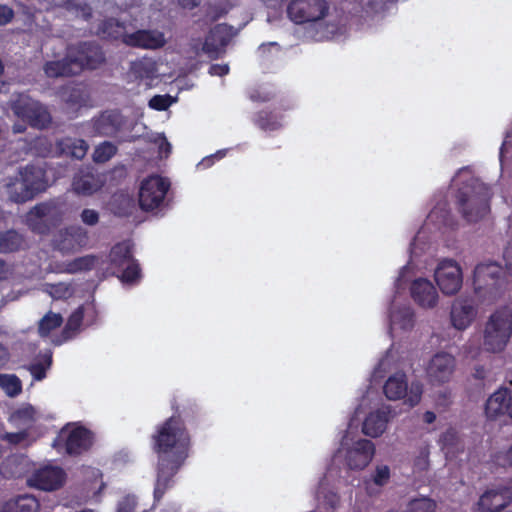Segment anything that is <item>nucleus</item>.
<instances>
[{
	"instance_id": "33",
	"label": "nucleus",
	"mask_w": 512,
	"mask_h": 512,
	"mask_svg": "<svg viewBox=\"0 0 512 512\" xmlns=\"http://www.w3.org/2000/svg\"><path fill=\"white\" fill-rule=\"evenodd\" d=\"M179 469L180 468H174L173 466L165 468L161 464H158L157 481L154 489V498L156 501H160L163 497L170 486L172 478L176 475Z\"/></svg>"
},
{
	"instance_id": "23",
	"label": "nucleus",
	"mask_w": 512,
	"mask_h": 512,
	"mask_svg": "<svg viewBox=\"0 0 512 512\" xmlns=\"http://www.w3.org/2000/svg\"><path fill=\"white\" fill-rule=\"evenodd\" d=\"M389 418L390 410L388 408L369 413L363 422L362 432L373 438L382 435L386 430Z\"/></svg>"
},
{
	"instance_id": "8",
	"label": "nucleus",
	"mask_w": 512,
	"mask_h": 512,
	"mask_svg": "<svg viewBox=\"0 0 512 512\" xmlns=\"http://www.w3.org/2000/svg\"><path fill=\"white\" fill-rule=\"evenodd\" d=\"M383 391L390 400H398L407 396L405 402L410 407H414L421 401L423 387L420 383H412L408 391L406 374L404 372H396L386 380Z\"/></svg>"
},
{
	"instance_id": "60",
	"label": "nucleus",
	"mask_w": 512,
	"mask_h": 512,
	"mask_svg": "<svg viewBox=\"0 0 512 512\" xmlns=\"http://www.w3.org/2000/svg\"><path fill=\"white\" fill-rule=\"evenodd\" d=\"M200 1L201 0H179L182 7L189 9L196 7L200 3Z\"/></svg>"
},
{
	"instance_id": "43",
	"label": "nucleus",
	"mask_w": 512,
	"mask_h": 512,
	"mask_svg": "<svg viewBox=\"0 0 512 512\" xmlns=\"http://www.w3.org/2000/svg\"><path fill=\"white\" fill-rule=\"evenodd\" d=\"M436 502L428 497L412 499L408 506L407 512H436Z\"/></svg>"
},
{
	"instance_id": "7",
	"label": "nucleus",
	"mask_w": 512,
	"mask_h": 512,
	"mask_svg": "<svg viewBox=\"0 0 512 512\" xmlns=\"http://www.w3.org/2000/svg\"><path fill=\"white\" fill-rule=\"evenodd\" d=\"M326 0H291L287 15L295 24H306L322 20L328 13Z\"/></svg>"
},
{
	"instance_id": "50",
	"label": "nucleus",
	"mask_w": 512,
	"mask_h": 512,
	"mask_svg": "<svg viewBox=\"0 0 512 512\" xmlns=\"http://www.w3.org/2000/svg\"><path fill=\"white\" fill-rule=\"evenodd\" d=\"M80 217L82 222L88 226H94L99 222V213L93 209H84Z\"/></svg>"
},
{
	"instance_id": "3",
	"label": "nucleus",
	"mask_w": 512,
	"mask_h": 512,
	"mask_svg": "<svg viewBox=\"0 0 512 512\" xmlns=\"http://www.w3.org/2000/svg\"><path fill=\"white\" fill-rule=\"evenodd\" d=\"M492 192L489 186L471 177L457 192V204L463 218L477 222L490 211Z\"/></svg>"
},
{
	"instance_id": "20",
	"label": "nucleus",
	"mask_w": 512,
	"mask_h": 512,
	"mask_svg": "<svg viewBox=\"0 0 512 512\" xmlns=\"http://www.w3.org/2000/svg\"><path fill=\"white\" fill-rule=\"evenodd\" d=\"M230 41L229 27L226 24L215 25L208 33L203 51L211 58H217Z\"/></svg>"
},
{
	"instance_id": "4",
	"label": "nucleus",
	"mask_w": 512,
	"mask_h": 512,
	"mask_svg": "<svg viewBox=\"0 0 512 512\" xmlns=\"http://www.w3.org/2000/svg\"><path fill=\"white\" fill-rule=\"evenodd\" d=\"M512 335V310L505 306L495 310L485 323L483 345L488 352L505 349Z\"/></svg>"
},
{
	"instance_id": "39",
	"label": "nucleus",
	"mask_w": 512,
	"mask_h": 512,
	"mask_svg": "<svg viewBox=\"0 0 512 512\" xmlns=\"http://www.w3.org/2000/svg\"><path fill=\"white\" fill-rule=\"evenodd\" d=\"M439 443L442 450H445L447 454L459 451L460 438L458 431L453 427H449L441 434Z\"/></svg>"
},
{
	"instance_id": "61",
	"label": "nucleus",
	"mask_w": 512,
	"mask_h": 512,
	"mask_svg": "<svg viewBox=\"0 0 512 512\" xmlns=\"http://www.w3.org/2000/svg\"><path fill=\"white\" fill-rule=\"evenodd\" d=\"M423 419L427 424H431L436 420V415L432 411H426L424 413Z\"/></svg>"
},
{
	"instance_id": "52",
	"label": "nucleus",
	"mask_w": 512,
	"mask_h": 512,
	"mask_svg": "<svg viewBox=\"0 0 512 512\" xmlns=\"http://www.w3.org/2000/svg\"><path fill=\"white\" fill-rule=\"evenodd\" d=\"M14 11L7 5L0 4V26H4L12 21Z\"/></svg>"
},
{
	"instance_id": "54",
	"label": "nucleus",
	"mask_w": 512,
	"mask_h": 512,
	"mask_svg": "<svg viewBox=\"0 0 512 512\" xmlns=\"http://www.w3.org/2000/svg\"><path fill=\"white\" fill-rule=\"evenodd\" d=\"M229 73V66L227 64H212L209 67V74L212 76H225Z\"/></svg>"
},
{
	"instance_id": "41",
	"label": "nucleus",
	"mask_w": 512,
	"mask_h": 512,
	"mask_svg": "<svg viewBox=\"0 0 512 512\" xmlns=\"http://www.w3.org/2000/svg\"><path fill=\"white\" fill-rule=\"evenodd\" d=\"M17 432H6L2 435L1 439L8 442L11 445H19L21 443L27 442V445H31L34 443L38 437L39 434L33 435L32 433L18 429Z\"/></svg>"
},
{
	"instance_id": "25",
	"label": "nucleus",
	"mask_w": 512,
	"mask_h": 512,
	"mask_svg": "<svg viewBox=\"0 0 512 512\" xmlns=\"http://www.w3.org/2000/svg\"><path fill=\"white\" fill-rule=\"evenodd\" d=\"M509 400V389L500 388L495 391L486 401L485 414L489 419H496L507 415V405Z\"/></svg>"
},
{
	"instance_id": "36",
	"label": "nucleus",
	"mask_w": 512,
	"mask_h": 512,
	"mask_svg": "<svg viewBox=\"0 0 512 512\" xmlns=\"http://www.w3.org/2000/svg\"><path fill=\"white\" fill-rule=\"evenodd\" d=\"M97 263V257L94 255H85L77 257L66 263L64 272L76 274L78 272L90 271L94 269Z\"/></svg>"
},
{
	"instance_id": "5",
	"label": "nucleus",
	"mask_w": 512,
	"mask_h": 512,
	"mask_svg": "<svg viewBox=\"0 0 512 512\" xmlns=\"http://www.w3.org/2000/svg\"><path fill=\"white\" fill-rule=\"evenodd\" d=\"M503 285L502 268L495 262L480 263L473 272L475 293L483 299L495 298Z\"/></svg>"
},
{
	"instance_id": "34",
	"label": "nucleus",
	"mask_w": 512,
	"mask_h": 512,
	"mask_svg": "<svg viewBox=\"0 0 512 512\" xmlns=\"http://www.w3.org/2000/svg\"><path fill=\"white\" fill-rule=\"evenodd\" d=\"M110 257L111 264L119 268L135 260L130 245L126 243L115 244L111 249Z\"/></svg>"
},
{
	"instance_id": "12",
	"label": "nucleus",
	"mask_w": 512,
	"mask_h": 512,
	"mask_svg": "<svg viewBox=\"0 0 512 512\" xmlns=\"http://www.w3.org/2000/svg\"><path fill=\"white\" fill-rule=\"evenodd\" d=\"M93 445V434L83 426L73 428L63 440L57 437L53 441V447L59 450L64 447L65 452L70 456H79L88 451Z\"/></svg>"
},
{
	"instance_id": "48",
	"label": "nucleus",
	"mask_w": 512,
	"mask_h": 512,
	"mask_svg": "<svg viewBox=\"0 0 512 512\" xmlns=\"http://www.w3.org/2000/svg\"><path fill=\"white\" fill-rule=\"evenodd\" d=\"M390 479V469L388 466H378L373 475V482L378 486L385 485Z\"/></svg>"
},
{
	"instance_id": "58",
	"label": "nucleus",
	"mask_w": 512,
	"mask_h": 512,
	"mask_svg": "<svg viewBox=\"0 0 512 512\" xmlns=\"http://www.w3.org/2000/svg\"><path fill=\"white\" fill-rule=\"evenodd\" d=\"M9 360V352L6 347L0 344V368L5 366Z\"/></svg>"
},
{
	"instance_id": "19",
	"label": "nucleus",
	"mask_w": 512,
	"mask_h": 512,
	"mask_svg": "<svg viewBox=\"0 0 512 512\" xmlns=\"http://www.w3.org/2000/svg\"><path fill=\"white\" fill-rule=\"evenodd\" d=\"M413 300L421 307L433 308L438 303V293L431 281L418 278L410 288Z\"/></svg>"
},
{
	"instance_id": "53",
	"label": "nucleus",
	"mask_w": 512,
	"mask_h": 512,
	"mask_svg": "<svg viewBox=\"0 0 512 512\" xmlns=\"http://www.w3.org/2000/svg\"><path fill=\"white\" fill-rule=\"evenodd\" d=\"M503 259L508 273L512 276V239L508 242L504 250Z\"/></svg>"
},
{
	"instance_id": "27",
	"label": "nucleus",
	"mask_w": 512,
	"mask_h": 512,
	"mask_svg": "<svg viewBox=\"0 0 512 512\" xmlns=\"http://www.w3.org/2000/svg\"><path fill=\"white\" fill-rule=\"evenodd\" d=\"M73 66L72 58L68 51L67 55L61 60L47 61L44 64L43 70L49 78L70 77L77 75Z\"/></svg>"
},
{
	"instance_id": "62",
	"label": "nucleus",
	"mask_w": 512,
	"mask_h": 512,
	"mask_svg": "<svg viewBox=\"0 0 512 512\" xmlns=\"http://www.w3.org/2000/svg\"><path fill=\"white\" fill-rule=\"evenodd\" d=\"M505 464L512 466V444L511 447L504 453Z\"/></svg>"
},
{
	"instance_id": "10",
	"label": "nucleus",
	"mask_w": 512,
	"mask_h": 512,
	"mask_svg": "<svg viewBox=\"0 0 512 512\" xmlns=\"http://www.w3.org/2000/svg\"><path fill=\"white\" fill-rule=\"evenodd\" d=\"M16 116L29 123L32 127L46 128L51 122L50 114L37 101L29 97H19L12 104Z\"/></svg>"
},
{
	"instance_id": "63",
	"label": "nucleus",
	"mask_w": 512,
	"mask_h": 512,
	"mask_svg": "<svg viewBox=\"0 0 512 512\" xmlns=\"http://www.w3.org/2000/svg\"><path fill=\"white\" fill-rule=\"evenodd\" d=\"M214 163V156H209L204 158L199 165H203L204 167H210Z\"/></svg>"
},
{
	"instance_id": "31",
	"label": "nucleus",
	"mask_w": 512,
	"mask_h": 512,
	"mask_svg": "<svg viewBox=\"0 0 512 512\" xmlns=\"http://www.w3.org/2000/svg\"><path fill=\"white\" fill-rule=\"evenodd\" d=\"M60 150L78 160L85 157L88 151V143L84 139L80 138H64L58 142Z\"/></svg>"
},
{
	"instance_id": "35",
	"label": "nucleus",
	"mask_w": 512,
	"mask_h": 512,
	"mask_svg": "<svg viewBox=\"0 0 512 512\" xmlns=\"http://www.w3.org/2000/svg\"><path fill=\"white\" fill-rule=\"evenodd\" d=\"M23 244V237L15 230L0 233V253L18 251Z\"/></svg>"
},
{
	"instance_id": "15",
	"label": "nucleus",
	"mask_w": 512,
	"mask_h": 512,
	"mask_svg": "<svg viewBox=\"0 0 512 512\" xmlns=\"http://www.w3.org/2000/svg\"><path fill=\"white\" fill-rule=\"evenodd\" d=\"M124 123V117L119 110H105L91 120L94 134L101 137L116 136Z\"/></svg>"
},
{
	"instance_id": "40",
	"label": "nucleus",
	"mask_w": 512,
	"mask_h": 512,
	"mask_svg": "<svg viewBox=\"0 0 512 512\" xmlns=\"http://www.w3.org/2000/svg\"><path fill=\"white\" fill-rule=\"evenodd\" d=\"M64 101L71 108H80L86 104L87 95L79 86L68 87L64 93Z\"/></svg>"
},
{
	"instance_id": "13",
	"label": "nucleus",
	"mask_w": 512,
	"mask_h": 512,
	"mask_svg": "<svg viewBox=\"0 0 512 512\" xmlns=\"http://www.w3.org/2000/svg\"><path fill=\"white\" fill-rule=\"evenodd\" d=\"M66 480V473L60 467L45 466L33 472L28 479V485L43 491L60 489Z\"/></svg>"
},
{
	"instance_id": "29",
	"label": "nucleus",
	"mask_w": 512,
	"mask_h": 512,
	"mask_svg": "<svg viewBox=\"0 0 512 512\" xmlns=\"http://www.w3.org/2000/svg\"><path fill=\"white\" fill-rule=\"evenodd\" d=\"M38 510V500L32 495L25 494L7 501L1 512H38Z\"/></svg>"
},
{
	"instance_id": "38",
	"label": "nucleus",
	"mask_w": 512,
	"mask_h": 512,
	"mask_svg": "<svg viewBox=\"0 0 512 512\" xmlns=\"http://www.w3.org/2000/svg\"><path fill=\"white\" fill-rule=\"evenodd\" d=\"M63 323V317L59 313L48 312L38 325V333L41 337H47L50 333L59 328Z\"/></svg>"
},
{
	"instance_id": "46",
	"label": "nucleus",
	"mask_w": 512,
	"mask_h": 512,
	"mask_svg": "<svg viewBox=\"0 0 512 512\" xmlns=\"http://www.w3.org/2000/svg\"><path fill=\"white\" fill-rule=\"evenodd\" d=\"M52 359L51 357L45 358L44 361H39L30 364L29 371L36 381H41L46 377L47 370L49 369L51 365Z\"/></svg>"
},
{
	"instance_id": "26",
	"label": "nucleus",
	"mask_w": 512,
	"mask_h": 512,
	"mask_svg": "<svg viewBox=\"0 0 512 512\" xmlns=\"http://www.w3.org/2000/svg\"><path fill=\"white\" fill-rule=\"evenodd\" d=\"M101 187V181L93 173H79L73 177L72 189L77 195L90 196Z\"/></svg>"
},
{
	"instance_id": "6",
	"label": "nucleus",
	"mask_w": 512,
	"mask_h": 512,
	"mask_svg": "<svg viewBox=\"0 0 512 512\" xmlns=\"http://www.w3.org/2000/svg\"><path fill=\"white\" fill-rule=\"evenodd\" d=\"M170 189V181L160 175L145 178L139 189V206L144 211L159 208Z\"/></svg>"
},
{
	"instance_id": "56",
	"label": "nucleus",
	"mask_w": 512,
	"mask_h": 512,
	"mask_svg": "<svg viewBox=\"0 0 512 512\" xmlns=\"http://www.w3.org/2000/svg\"><path fill=\"white\" fill-rule=\"evenodd\" d=\"M250 99L254 102H268L271 100L269 94L261 95L259 92H254L250 95Z\"/></svg>"
},
{
	"instance_id": "22",
	"label": "nucleus",
	"mask_w": 512,
	"mask_h": 512,
	"mask_svg": "<svg viewBox=\"0 0 512 512\" xmlns=\"http://www.w3.org/2000/svg\"><path fill=\"white\" fill-rule=\"evenodd\" d=\"M9 422L17 429H22L36 435L37 411L30 404L23 405L11 413Z\"/></svg>"
},
{
	"instance_id": "11",
	"label": "nucleus",
	"mask_w": 512,
	"mask_h": 512,
	"mask_svg": "<svg viewBox=\"0 0 512 512\" xmlns=\"http://www.w3.org/2000/svg\"><path fill=\"white\" fill-rule=\"evenodd\" d=\"M435 281L443 294H456L463 283L461 267L455 260H442L435 271Z\"/></svg>"
},
{
	"instance_id": "51",
	"label": "nucleus",
	"mask_w": 512,
	"mask_h": 512,
	"mask_svg": "<svg viewBox=\"0 0 512 512\" xmlns=\"http://www.w3.org/2000/svg\"><path fill=\"white\" fill-rule=\"evenodd\" d=\"M136 500L134 497L126 496L119 501L117 505V512H135Z\"/></svg>"
},
{
	"instance_id": "21",
	"label": "nucleus",
	"mask_w": 512,
	"mask_h": 512,
	"mask_svg": "<svg viewBox=\"0 0 512 512\" xmlns=\"http://www.w3.org/2000/svg\"><path fill=\"white\" fill-rule=\"evenodd\" d=\"M87 231L80 226H70L61 231L55 239V248L63 253L73 251L87 241Z\"/></svg>"
},
{
	"instance_id": "17",
	"label": "nucleus",
	"mask_w": 512,
	"mask_h": 512,
	"mask_svg": "<svg viewBox=\"0 0 512 512\" xmlns=\"http://www.w3.org/2000/svg\"><path fill=\"white\" fill-rule=\"evenodd\" d=\"M122 42L130 47L159 49L166 44L164 34L155 30H137L123 36Z\"/></svg>"
},
{
	"instance_id": "37",
	"label": "nucleus",
	"mask_w": 512,
	"mask_h": 512,
	"mask_svg": "<svg viewBox=\"0 0 512 512\" xmlns=\"http://www.w3.org/2000/svg\"><path fill=\"white\" fill-rule=\"evenodd\" d=\"M117 152L118 147L114 143L110 141H103L95 146L92 153V160L96 164H104L112 159Z\"/></svg>"
},
{
	"instance_id": "55",
	"label": "nucleus",
	"mask_w": 512,
	"mask_h": 512,
	"mask_svg": "<svg viewBox=\"0 0 512 512\" xmlns=\"http://www.w3.org/2000/svg\"><path fill=\"white\" fill-rule=\"evenodd\" d=\"M414 467L418 470H426L428 468V453L421 452V455L414 461Z\"/></svg>"
},
{
	"instance_id": "24",
	"label": "nucleus",
	"mask_w": 512,
	"mask_h": 512,
	"mask_svg": "<svg viewBox=\"0 0 512 512\" xmlns=\"http://www.w3.org/2000/svg\"><path fill=\"white\" fill-rule=\"evenodd\" d=\"M508 491L489 490L481 495L477 503L478 509L481 512H498L506 508L510 502L511 497L506 496Z\"/></svg>"
},
{
	"instance_id": "57",
	"label": "nucleus",
	"mask_w": 512,
	"mask_h": 512,
	"mask_svg": "<svg viewBox=\"0 0 512 512\" xmlns=\"http://www.w3.org/2000/svg\"><path fill=\"white\" fill-rule=\"evenodd\" d=\"M10 274V269L8 264L0 259V280L7 279Z\"/></svg>"
},
{
	"instance_id": "1",
	"label": "nucleus",
	"mask_w": 512,
	"mask_h": 512,
	"mask_svg": "<svg viewBox=\"0 0 512 512\" xmlns=\"http://www.w3.org/2000/svg\"><path fill=\"white\" fill-rule=\"evenodd\" d=\"M171 407L173 415L156 427L151 442L153 451L158 456V464L165 468H181L189 456L191 436L175 400Z\"/></svg>"
},
{
	"instance_id": "64",
	"label": "nucleus",
	"mask_w": 512,
	"mask_h": 512,
	"mask_svg": "<svg viewBox=\"0 0 512 512\" xmlns=\"http://www.w3.org/2000/svg\"><path fill=\"white\" fill-rule=\"evenodd\" d=\"M507 415L512 418V391L509 389V400L507 405Z\"/></svg>"
},
{
	"instance_id": "18",
	"label": "nucleus",
	"mask_w": 512,
	"mask_h": 512,
	"mask_svg": "<svg viewBox=\"0 0 512 512\" xmlns=\"http://www.w3.org/2000/svg\"><path fill=\"white\" fill-rule=\"evenodd\" d=\"M375 454V446L371 440L360 439L353 448L347 451L346 462L352 470L364 469L372 460Z\"/></svg>"
},
{
	"instance_id": "44",
	"label": "nucleus",
	"mask_w": 512,
	"mask_h": 512,
	"mask_svg": "<svg viewBox=\"0 0 512 512\" xmlns=\"http://www.w3.org/2000/svg\"><path fill=\"white\" fill-rule=\"evenodd\" d=\"M141 277V268L139 263L134 260L123 267L120 279L124 283H135Z\"/></svg>"
},
{
	"instance_id": "45",
	"label": "nucleus",
	"mask_w": 512,
	"mask_h": 512,
	"mask_svg": "<svg viewBox=\"0 0 512 512\" xmlns=\"http://www.w3.org/2000/svg\"><path fill=\"white\" fill-rule=\"evenodd\" d=\"M84 318V307L79 306L69 316L66 325L63 329V334L68 335L70 332L74 333L79 330Z\"/></svg>"
},
{
	"instance_id": "9",
	"label": "nucleus",
	"mask_w": 512,
	"mask_h": 512,
	"mask_svg": "<svg viewBox=\"0 0 512 512\" xmlns=\"http://www.w3.org/2000/svg\"><path fill=\"white\" fill-rule=\"evenodd\" d=\"M69 52L77 75L84 70H96L106 62L102 47L95 42H81Z\"/></svg>"
},
{
	"instance_id": "59",
	"label": "nucleus",
	"mask_w": 512,
	"mask_h": 512,
	"mask_svg": "<svg viewBox=\"0 0 512 512\" xmlns=\"http://www.w3.org/2000/svg\"><path fill=\"white\" fill-rule=\"evenodd\" d=\"M473 376L475 379H478V380H483L486 378V370L483 366H476L474 368V373H473Z\"/></svg>"
},
{
	"instance_id": "42",
	"label": "nucleus",
	"mask_w": 512,
	"mask_h": 512,
	"mask_svg": "<svg viewBox=\"0 0 512 512\" xmlns=\"http://www.w3.org/2000/svg\"><path fill=\"white\" fill-rule=\"evenodd\" d=\"M0 387L9 396H16L22 391V384L16 375L0 374Z\"/></svg>"
},
{
	"instance_id": "30",
	"label": "nucleus",
	"mask_w": 512,
	"mask_h": 512,
	"mask_svg": "<svg viewBox=\"0 0 512 512\" xmlns=\"http://www.w3.org/2000/svg\"><path fill=\"white\" fill-rule=\"evenodd\" d=\"M53 210V206L49 203L42 202L36 204L27 213V223L39 234H45L48 231L46 226L38 225V221L49 216Z\"/></svg>"
},
{
	"instance_id": "16",
	"label": "nucleus",
	"mask_w": 512,
	"mask_h": 512,
	"mask_svg": "<svg viewBox=\"0 0 512 512\" xmlns=\"http://www.w3.org/2000/svg\"><path fill=\"white\" fill-rule=\"evenodd\" d=\"M455 369V358L446 352L436 353L426 369L427 376L433 384H443L450 380Z\"/></svg>"
},
{
	"instance_id": "47",
	"label": "nucleus",
	"mask_w": 512,
	"mask_h": 512,
	"mask_svg": "<svg viewBox=\"0 0 512 512\" xmlns=\"http://www.w3.org/2000/svg\"><path fill=\"white\" fill-rule=\"evenodd\" d=\"M171 104L172 100L169 95H155L149 100V107L157 111H164Z\"/></svg>"
},
{
	"instance_id": "28",
	"label": "nucleus",
	"mask_w": 512,
	"mask_h": 512,
	"mask_svg": "<svg viewBox=\"0 0 512 512\" xmlns=\"http://www.w3.org/2000/svg\"><path fill=\"white\" fill-rule=\"evenodd\" d=\"M283 116L273 110L263 109L255 113L253 122L263 131H276L282 128Z\"/></svg>"
},
{
	"instance_id": "49",
	"label": "nucleus",
	"mask_w": 512,
	"mask_h": 512,
	"mask_svg": "<svg viewBox=\"0 0 512 512\" xmlns=\"http://www.w3.org/2000/svg\"><path fill=\"white\" fill-rule=\"evenodd\" d=\"M34 148L42 156H47L52 152V143L46 137H37L34 140Z\"/></svg>"
},
{
	"instance_id": "2",
	"label": "nucleus",
	"mask_w": 512,
	"mask_h": 512,
	"mask_svg": "<svg viewBox=\"0 0 512 512\" xmlns=\"http://www.w3.org/2000/svg\"><path fill=\"white\" fill-rule=\"evenodd\" d=\"M2 183L10 201L23 204L46 191L48 188L47 172L39 165L27 164L24 167H19L14 176L5 177Z\"/></svg>"
},
{
	"instance_id": "32",
	"label": "nucleus",
	"mask_w": 512,
	"mask_h": 512,
	"mask_svg": "<svg viewBox=\"0 0 512 512\" xmlns=\"http://www.w3.org/2000/svg\"><path fill=\"white\" fill-rule=\"evenodd\" d=\"M98 34L105 39L118 40L123 39L125 33V25L116 18L104 19L98 26Z\"/></svg>"
},
{
	"instance_id": "14",
	"label": "nucleus",
	"mask_w": 512,
	"mask_h": 512,
	"mask_svg": "<svg viewBox=\"0 0 512 512\" xmlns=\"http://www.w3.org/2000/svg\"><path fill=\"white\" fill-rule=\"evenodd\" d=\"M477 304L473 297H457L451 306V323L457 330L467 329L477 316Z\"/></svg>"
}]
</instances>
